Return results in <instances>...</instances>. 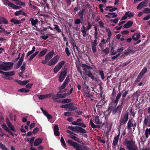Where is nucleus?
<instances>
[{
	"label": "nucleus",
	"instance_id": "obj_1",
	"mask_svg": "<svg viewBox=\"0 0 150 150\" xmlns=\"http://www.w3.org/2000/svg\"><path fill=\"white\" fill-rule=\"evenodd\" d=\"M68 143L70 145L74 147L77 150H88L89 148L86 147L83 143L80 145L76 143L73 142L72 140H68Z\"/></svg>",
	"mask_w": 150,
	"mask_h": 150
},
{
	"label": "nucleus",
	"instance_id": "obj_2",
	"mask_svg": "<svg viewBox=\"0 0 150 150\" xmlns=\"http://www.w3.org/2000/svg\"><path fill=\"white\" fill-rule=\"evenodd\" d=\"M126 145L129 150H139L137 146L135 144V142L132 140L126 141Z\"/></svg>",
	"mask_w": 150,
	"mask_h": 150
},
{
	"label": "nucleus",
	"instance_id": "obj_3",
	"mask_svg": "<svg viewBox=\"0 0 150 150\" xmlns=\"http://www.w3.org/2000/svg\"><path fill=\"white\" fill-rule=\"evenodd\" d=\"M12 67L13 64L11 62L4 63L0 64V69L4 71L10 70L12 69Z\"/></svg>",
	"mask_w": 150,
	"mask_h": 150
},
{
	"label": "nucleus",
	"instance_id": "obj_4",
	"mask_svg": "<svg viewBox=\"0 0 150 150\" xmlns=\"http://www.w3.org/2000/svg\"><path fill=\"white\" fill-rule=\"evenodd\" d=\"M2 1L5 5L8 6L13 9H17L20 8V6L15 5L14 4L8 0H2Z\"/></svg>",
	"mask_w": 150,
	"mask_h": 150
},
{
	"label": "nucleus",
	"instance_id": "obj_5",
	"mask_svg": "<svg viewBox=\"0 0 150 150\" xmlns=\"http://www.w3.org/2000/svg\"><path fill=\"white\" fill-rule=\"evenodd\" d=\"M54 54V51L53 50L51 51L45 55V59L42 61L41 63L42 64H45L47 63L49 60L52 57Z\"/></svg>",
	"mask_w": 150,
	"mask_h": 150
},
{
	"label": "nucleus",
	"instance_id": "obj_6",
	"mask_svg": "<svg viewBox=\"0 0 150 150\" xmlns=\"http://www.w3.org/2000/svg\"><path fill=\"white\" fill-rule=\"evenodd\" d=\"M59 59V56L56 55L52 58L47 63V65L51 66L56 64L58 61Z\"/></svg>",
	"mask_w": 150,
	"mask_h": 150
},
{
	"label": "nucleus",
	"instance_id": "obj_7",
	"mask_svg": "<svg viewBox=\"0 0 150 150\" xmlns=\"http://www.w3.org/2000/svg\"><path fill=\"white\" fill-rule=\"evenodd\" d=\"M69 129L72 131H73L75 132L78 131L80 133H86V131L85 129H83L79 127L76 126L69 127Z\"/></svg>",
	"mask_w": 150,
	"mask_h": 150
},
{
	"label": "nucleus",
	"instance_id": "obj_8",
	"mask_svg": "<svg viewBox=\"0 0 150 150\" xmlns=\"http://www.w3.org/2000/svg\"><path fill=\"white\" fill-rule=\"evenodd\" d=\"M64 64V61H62L59 62L54 68V72L55 73H57L61 69Z\"/></svg>",
	"mask_w": 150,
	"mask_h": 150
},
{
	"label": "nucleus",
	"instance_id": "obj_9",
	"mask_svg": "<svg viewBox=\"0 0 150 150\" xmlns=\"http://www.w3.org/2000/svg\"><path fill=\"white\" fill-rule=\"evenodd\" d=\"M67 69H66L63 71H62L59 75V81L60 82H62L64 80L67 73Z\"/></svg>",
	"mask_w": 150,
	"mask_h": 150
},
{
	"label": "nucleus",
	"instance_id": "obj_10",
	"mask_svg": "<svg viewBox=\"0 0 150 150\" xmlns=\"http://www.w3.org/2000/svg\"><path fill=\"white\" fill-rule=\"evenodd\" d=\"M128 112L125 114L123 117H121L120 120V126L121 125V124H125L128 120Z\"/></svg>",
	"mask_w": 150,
	"mask_h": 150
},
{
	"label": "nucleus",
	"instance_id": "obj_11",
	"mask_svg": "<svg viewBox=\"0 0 150 150\" xmlns=\"http://www.w3.org/2000/svg\"><path fill=\"white\" fill-rule=\"evenodd\" d=\"M136 123H133L132 121V120H129L127 123V129L129 130H130L132 128H133V131L135 129L136 127Z\"/></svg>",
	"mask_w": 150,
	"mask_h": 150
},
{
	"label": "nucleus",
	"instance_id": "obj_12",
	"mask_svg": "<svg viewBox=\"0 0 150 150\" xmlns=\"http://www.w3.org/2000/svg\"><path fill=\"white\" fill-rule=\"evenodd\" d=\"M4 75H5V79H7L10 80L11 79V78L10 77L11 76H12L15 74V72L14 71H9L7 72H3Z\"/></svg>",
	"mask_w": 150,
	"mask_h": 150
},
{
	"label": "nucleus",
	"instance_id": "obj_13",
	"mask_svg": "<svg viewBox=\"0 0 150 150\" xmlns=\"http://www.w3.org/2000/svg\"><path fill=\"white\" fill-rule=\"evenodd\" d=\"M134 14V12H127L122 17V19H127L128 17L129 18H132Z\"/></svg>",
	"mask_w": 150,
	"mask_h": 150
},
{
	"label": "nucleus",
	"instance_id": "obj_14",
	"mask_svg": "<svg viewBox=\"0 0 150 150\" xmlns=\"http://www.w3.org/2000/svg\"><path fill=\"white\" fill-rule=\"evenodd\" d=\"M144 125L148 126L150 123V116H146L144 120Z\"/></svg>",
	"mask_w": 150,
	"mask_h": 150
},
{
	"label": "nucleus",
	"instance_id": "obj_15",
	"mask_svg": "<svg viewBox=\"0 0 150 150\" xmlns=\"http://www.w3.org/2000/svg\"><path fill=\"white\" fill-rule=\"evenodd\" d=\"M148 2V1H145L141 2L137 6V8L138 9H141Z\"/></svg>",
	"mask_w": 150,
	"mask_h": 150
},
{
	"label": "nucleus",
	"instance_id": "obj_16",
	"mask_svg": "<svg viewBox=\"0 0 150 150\" xmlns=\"http://www.w3.org/2000/svg\"><path fill=\"white\" fill-rule=\"evenodd\" d=\"M122 108V107L121 105H119L116 108L113 109L112 111V113L113 114H115L117 112L120 113Z\"/></svg>",
	"mask_w": 150,
	"mask_h": 150
},
{
	"label": "nucleus",
	"instance_id": "obj_17",
	"mask_svg": "<svg viewBox=\"0 0 150 150\" xmlns=\"http://www.w3.org/2000/svg\"><path fill=\"white\" fill-rule=\"evenodd\" d=\"M65 97V94H60L58 92L56 95V96H52V98L54 99H57L59 98H64Z\"/></svg>",
	"mask_w": 150,
	"mask_h": 150
},
{
	"label": "nucleus",
	"instance_id": "obj_18",
	"mask_svg": "<svg viewBox=\"0 0 150 150\" xmlns=\"http://www.w3.org/2000/svg\"><path fill=\"white\" fill-rule=\"evenodd\" d=\"M72 105L71 104H67L65 105H62L61 106V108H68L69 110H74L75 109H71Z\"/></svg>",
	"mask_w": 150,
	"mask_h": 150
},
{
	"label": "nucleus",
	"instance_id": "obj_19",
	"mask_svg": "<svg viewBox=\"0 0 150 150\" xmlns=\"http://www.w3.org/2000/svg\"><path fill=\"white\" fill-rule=\"evenodd\" d=\"M59 129L57 125H55L54 127V134L55 136H59L60 134Z\"/></svg>",
	"mask_w": 150,
	"mask_h": 150
},
{
	"label": "nucleus",
	"instance_id": "obj_20",
	"mask_svg": "<svg viewBox=\"0 0 150 150\" xmlns=\"http://www.w3.org/2000/svg\"><path fill=\"white\" fill-rule=\"evenodd\" d=\"M140 35L139 33H135L132 36V39L135 41L137 40L140 38Z\"/></svg>",
	"mask_w": 150,
	"mask_h": 150
},
{
	"label": "nucleus",
	"instance_id": "obj_21",
	"mask_svg": "<svg viewBox=\"0 0 150 150\" xmlns=\"http://www.w3.org/2000/svg\"><path fill=\"white\" fill-rule=\"evenodd\" d=\"M51 97V94H47L46 95H40L38 96V98L39 99L42 100L48 97Z\"/></svg>",
	"mask_w": 150,
	"mask_h": 150
},
{
	"label": "nucleus",
	"instance_id": "obj_22",
	"mask_svg": "<svg viewBox=\"0 0 150 150\" xmlns=\"http://www.w3.org/2000/svg\"><path fill=\"white\" fill-rule=\"evenodd\" d=\"M109 15L105 16L108 18H114L117 16V15L115 13H108Z\"/></svg>",
	"mask_w": 150,
	"mask_h": 150
},
{
	"label": "nucleus",
	"instance_id": "obj_23",
	"mask_svg": "<svg viewBox=\"0 0 150 150\" xmlns=\"http://www.w3.org/2000/svg\"><path fill=\"white\" fill-rule=\"evenodd\" d=\"M145 135L146 138L149 137V135H150V128H147L146 129L145 131Z\"/></svg>",
	"mask_w": 150,
	"mask_h": 150
},
{
	"label": "nucleus",
	"instance_id": "obj_24",
	"mask_svg": "<svg viewBox=\"0 0 150 150\" xmlns=\"http://www.w3.org/2000/svg\"><path fill=\"white\" fill-rule=\"evenodd\" d=\"M133 23V22L132 21H128L124 25V27L125 28H128L132 25Z\"/></svg>",
	"mask_w": 150,
	"mask_h": 150
},
{
	"label": "nucleus",
	"instance_id": "obj_25",
	"mask_svg": "<svg viewBox=\"0 0 150 150\" xmlns=\"http://www.w3.org/2000/svg\"><path fill=\"white\" fill-rule=\"evenodd\" d=\"M119 137L120 136H119V135H117L114 137V141L113 142V144L114 146H116L117 144Z\"/></svg>",
	"mask_w": 150,
	"mask_h": 150
},
{
	"label": "nucleus",
	"instance_id": "obj_26",
	"mask_svg": "<svg viewBox=\"0 0 150 150\" xmlns=\"http://www.w3.org/2000/svg\"><path fill=\"white\" fill-rule=\"evenodd\" d=\"M81 31L83 33V36L84 37H85L86 36V30L85 27L84 25H82L81 29Z\"/></svg>",
	"mask_w": 150,
	"mask_h": 150
},
{
	"label": "nucleus",
	"instance_id": "obj_27",
	"mask_svg": "<svg viewBox=\"0 0 150 150\" xmlns=\"http://www.w3.org/2000/svg\"><path fill=\"white\" fill-rule=\"evenodd\" d=\"M47 51V49H45V50L41 51L38 54V56L39 57H42L46 53Z\"/></svg>",
	"mask_w": 150,
	"mask_h": 150
},
{
	"label": "nucleus",
	"instance_id": "obj_28",
	"mask_svg": "<svg viewBox=\"0 0 150 150\" xmlns=\"http://www.w3.org/2000/svg\"><path fill=\"white\" fill-rule=\"evenodd\" d=\"M95 123L97 124H100L102 123L101 121L99 119V117L98 116H97L95 117Z\"/></svg>",
	"mask_w": 150,
	"mask_h": 150
},
{
	"label": "nucleus",
	"instance_id": "obj_29",
	"mask_svg": "<svg viewBox=\"0 0 150 150\" xmlns=\"http://www.w3.org/2000/svg\"><path fill=\"white\" fill-rule=\"evenodd\" d=\"M42 140L39 138L36 139L34 142V145L35 146L39 145L42 142Z\"/></svg>",
	"mask_w": 150,
	"mask_h": 150
},
{
	"label": "nucleus",
	"instance_id": "obj_30",
	"mask_svg": "<svg viewBox=\"0 0 150 150\" xmlns=\"http://www.w3.org/2000/svg\"><path fill=\"white\" fill-rule=\"evenodd\" d=\"M147 71V69L146 68H144L140 72L139 75L143 77L144 74Z\"/></svg>",
	"mask_w": 150,
	"mask_h": 150
},
{
	"label": "nucleus",
	"instance_id": "obj_31",
	"mask_svg": "<svg viewBox=\"0 0 150 150\" xmlns=\"http://www.w3.org/2000/svg\"><path fill=\"white\" fill-rule=\"evenodd\" d=\"M117 9V8L114 7L113 8L111 6H107L106 8H105V10H108L110 11H114L116 10Z\"/></svg>",
	"mask_w": 150,
	"mask_h": 150
},
{
	"label": "nucleus",
	"instance_id": "obj_32",
	"mask_svg": "<svg viewBox=\"0 0 150 150\" xmlns=\"http://www.w3.org/2000/svg\"><path fill=\"white\" fill-rule=\"evenodd\" d=\"M82 66H83V70L85 71H86V69H85V68H86L88 69H93V68L92 67H91L90 66H88L87 65H86V64H83L82 65Z\"/></svg>",
	"mask_w": 150,
	"mask_h": 150
},
{
	"label": "nucleus",
	"instance_id": "obj_33",
	"mask_svg": "<svg viewBox=\"0 0 150 150\" xmlns=\"http://www.w3.org/2000/svg\"><path fill=\"white\" fill-rule=\"evenodd\" d=\"M15 3L16 4L20 6L24 5H25V3L21 2L20 0H16L15 1Z\"/></svg>",
	"mask_w": 150,
	"mask_h": 150
},
{
	"label": "nucleus",
	"instance_id": "obj_34",
	"mask_svg": "<svg viewBox=\"0 0 150 150\" xmlns=\"http://www.w3.org/2000/svg\"><path fill=\"white\" fill-rule=\"evenodd\" d=\"M85 72L86 73V74L89 77H90L93 80L95 79L94 76L92 74L90 71Z\"/></svg>",
	"mask_w": 150,
	"mask_h": 150
},
{
	"label": "nucleus",
	"instance_id": "obj_35",
	"mask_svg": "<svg viewBox=\"0 0 150 150\" xmlns=\"http://www.w3.org/2000/svg\"><path fill=\"white\" fill-rule=\"evenodd\" d=\"M2 127L3 129L7 132H9L10 129H8V127L5 124H3L1 126Z\"/></svg>",
	"mask_w": 150,
	"mask_h": 150
},
{
	"label": "nucleus",
	"instance_id": "obj_36",
	"mask_svg": "<svg viewBox=\"0 0 150 150\" xmlns=\"http://www.w3.org/2000/svg\"><path fill=\"white\" fill-rule=\"evenodd\" d=\"M106 30L108 33V37L107 39V40H109L110 39V37L111 35V32L109 28H106Z\"/></svg>",
	"mask_w": 150,
	"mask_h": 150
},
{
	"label": "nucleus",
	"instance_id": "obj_37",
	"mask_svg": "<svg viewBox=\"0 0 150 150\" xmlns=\"http://www.w3.org/2000/svg\"><path fill=\"white\" fill-rule=\"evenodd\" d=\"M31 23L32 25L35 27H36V26L35 25L37 23L38 21L37 19H30Z\"/></svg>",
	"mask_w": 150,
	"mask_h": 150
},
{
	"label": "nucleus",
	"instance_id": "obj_38",
	"mask_svg": "<svg viewBox=\"0 0 150 150\" xmlns=\"http://www.w3.org/2000/svg\"><path fill=\"white\" fill-rule=\"evenodd\" d=\"M11 22L16 24H19L21 23V21L17 19H11Z\"/></svg>",
	"mask_w": 150,
	"mask_h": 150
},
{
	"label": "nucleus",
	"instance_id": "obj_39",
	"mask_svg": "<svg viewBox=\"0 0 150 150\" xmlns=\"http://www.w3.org/2000/svg\"><path fill=\"white\" fill-rule=\"evenodd\" d=\"M69 136L70 138H71L72 139H73L74 140H75L77 142H79V140L78 138H77L76 136H75L73 135L70 134L69 135Z\"/></svg>",
	"mask_w": 150,
	"mask_h": 150
},
{
	"label": "nucleus",
	"instance_id": "obj_40",
	"mask_svg": "<svg viewBox=\"0 0 150 150\" xmlns=\"http://www.w3.org/2000/svg\"><path fill=\"white\" fill-rule=\"evenodd\" d=\"M60 141L62 143V145L65 148H66V147H66V143H65V142L64 141V139L63 137H61Z\"/></svg>",
	"mask_w": 150,
	"mask_h": 150
},
{
	"label": "nucleus",
	"instance_id": "obj_41",
	"mask_svg": "<svg viewBox=\"0 0 150 150\" xmlns=\"http://www.w3.org/2000/svg\"><path fill=\"white\" fill-rule=\"evenodd\" d=\"M90 123L91 125V126L93 128L95 129L96 127H97V125H95L93 122L92 119H91L90 120Z\"/></svg>",
	"mask_w": 150,
	"mask_h": 150
},
{
	"label": "nucleus",
	"instance_id": "obj_42",
	"mask_svg": "<svg viewBox=\"0 0 150 150\" xmlns=\"http://www.w3.org/2000/svg\"><path fill=\"white\" fill-rule=\"evenodd\" d=\"M54 28L55 29L57 32L59 33H60L61 32V30L60 29L59 26L58 25H54Z\"/></svg>",
	"mask_w": 150,
	"mask_h": 150
},
{
	"label": "nucleus",
	"instance_id": "obj_43",
	"mask_svg": "<svg viewBox=\"0 0 150 150\" xmlns=\"http://www.w3.org/2000/svg\"><path fill=\"white\" fill-rule=\"evenodd\" d=\"M96 45H91L92 50L93 53H95L96 52Z\"/></svg>",
	"mask_w": 150,
	"mask_h": 150
},
{
	"label": "nucleus",
	"instance_id": "obj_44",
	"mask_svg": "<svg viewBox=\"0 0 150 150\" xmlns=\"http://www.w3.org/2000/svg\"><path fill=\"white\" fill-rule=\"evenodd\" d=\"M0 147L3 150H9L5 146L1 143H0Z\"/></svg>",
	"mask_w": 150,
	"mask_h": 150
},
{
	"label": "nucleus",
	"instance_id": "obj_45",
	"mask_svg": "<svg viewBox=\"0 0 150 150\" xmlns=\"http://www.w3.org/2000/svg\"><path fill=\"white\" fill-rule=\"evenodd\" d=\"M18 91L21 92H28L29 91V90L25 88H23L20 89Z\"/></svg>",
	"mask_w": 150,
	"mask_h": 150
},
{
	"label": "nucleus",
	"instance_id": "obj_46",
	"mask_svg": "<svg viewBox=\"0 0 150 150\" xmlns=\"http://www.w3.org/2000/svg\"><path fill=\"white\" fill-rule=\"evenodd\" d=\"M98 72L101 76V78L103 80L105 78V76L103 71H99Z\"/></svg>",
	"mask_w": 150,
	"mask_h": 150
},
{
	"label": "nucleus",
	"instance_id": "obj_47",
	"mask_svg": "<svg viewBox=\"0 0 150 150\" xmlns=\"http://www.w3.org/2000/svg\"><path fill=\"white\" fill-rule=\"evenodd\" d=\"M142 77V76H141L139 74L137 77V79H136L135 81V82L137 83L139 82L140 81V80H141Z\"/></svg>",
	"mask_w": 150,
	"mask_h": 150
},
{
	"label": "nucleus",
	"instance_id": "obj_48",
	"mask_svg": "<svg viewBox=\"0 0 150 150\" xmlns=\"http://www.w3.org/2000/svg\"><path fill=\"white\" fill-rule=\"evenodd\" d=\"M144 13H150V9L148 8H144L143 10Z\"/></svg>",
	"mask_w": 150,
	"mask_h": 150
},
{
	"label": "nucleus",
	"instance_id": "obj_49",
	"mask_svg": "<svg viewBox=\"0 0 150 150\" xmlns=\"http://www.w3.org/2000/svg\"><path fill=\"white\" fill-rule=\"evenodd\" d=\"M3 23L4 24L8 23V21L6 19H0V24Z\"/></svg>",
	"mask_w": 150,
	"mask_h": 150
},
{
	"label": "nucleus",
	"instance_id": "obj_50",
	"mask_svg": "<svg viewBox=\"0 0 150 150\" xmlns=\"http://www.w3.org/2000/svg\"><path fill=\"white\" fill-rule=\"evenodd\" d=\"M95 30V32L94 33V36L95 38H96V37H97V35L98 34V31H99L98 29H97L96 27H95L94 28Z\"/></svg>",
	"mask_w": 150,
	"mask_h": 150
},
{
	"label": "nucleus",
	"instance_id": "obj_51",
	"mask_svg": "<svg viewBox=\"0 0 150 150\" xmlns=\"http://www.w3.org/2000/svg\"><path fill=\"white\" fill-rule=\"evenodd\" d=\"M70 101V100L69 99H63L62 102V103H65L69 102Z\"/></svg>",
	"mask_w": 150,
	"mask_h": 150
},
{
	"label": "nucleus",
	"instance_id": "obj_52",
	"mask_svg": "<svg viewBox=\"0 0 150 150\" xmlns=\"http://www.w3.org/2000/svg\"><path fill=\"white\" fill-rule=\"evenodd\" d=\"M103 52L106 54H108L109 52V50L108 48H106L105 50H103Z\"/></svg>",
	"mask_w": 150,
	"mask_h": 150
},
{
	"label": "nucleus",
	"instance_id": "obj_53",
	"mask_svg": "<svg viewBox=\"0 0 150 150\" xmlns=\"http://www.w3.org/2000/svg\"><path fill=\"white\" fill-rule=\"evenodd\" d=\"M91 27L92 25L90 24L89 22H88V25L86 27V30L87 31L89 30L91 28Z\"/></svg>",
	"mask_w": 150,
	"mask_h": 150
},
{
	"label": "nucleus",
	"instance_id": "obj_54",
	"mask_svg": "<svg viewBox=\"0 0 150 150\" xmlns=\"http://www.w3.org/2000/svg\"><path fill=\"white\" fill-rule=\"evenodd\" d=\"M68 84V83H66V82H65L64 81V82L63 83L62 85L61 86L60 88L62 89H64L67 85Z\"/></svg>",
	"mask_w": 150,
	"mask_h": 150
},
{
	"label": "nucleus",
	"instance_id": "obj_55",
	"mask_svg": "<svg viewBox=\"0 0 150 150\" xmlns=\"http://www.w3.org/2000/svg\"><path fill=\"white\" fill-rule=\"evenodd\" d=\"M26 66V64L25 63H23L22 66L21 68V69L22 71H23L25 69Z\"/></svg>",
	"mask_w": 150,
	"mask_h": 150
},
{
	"label": "nucleus",
	"instance_id": "obj_56",
	"mask_svg": "<svg viewBox=\"0 0 150 150\" xmlns=\"http://www.w3.org/2000/svg\"><path fill=\"white\" fill-rule=\"evenodd\" d=\"M113 49L114 48L113 47H112L110 51V52L112 55H115L117 54L116 52L114 51Z\"/></svg>",
	"mask_w": 150,
	"mask_h": 150
},
{
	"label": "nucleus",
	"instance_id": "obj_57",
	"mask_svg": "<svg viewBox=\"0 0 150 150\" xmlns=\"http://www.w3.org/2000/svg\"><path fill=\"white\" fill-rule=\"evenodd\" d=\"M22 11L21 10L16 11L15 13V15L16 16H18L22 13Z\"/></svg>",
	"mask_w": 150,
	"mask_h": 150
},
{
	"label": "nucleus",
	"instance_id": "obj_58",
	"mask_svg": "<svg viewBox=\"0 0 150 150\" xmlns=\"http://www.w3.org/2000/svg\"><path fill=\"white\" fill-rule=\"evenodd\" d=\"M8 127L10 128V129H11L12 131L13 132L16 131L15 128L14 127V126L12 125V124L11 125L9 126Z\"/></svg>",
	"mask_w": 150,
	"mask_h": 150
},
{
	"label": "nucleus",
	"instance_id": "obj_59",
	"mask_svg": "<svg viewBox=\"0 0 150 150\" xmlns=\"http://www.w3.org/2000/svg\"><path fill=\"white\" fill-rule=\"evenodd\" d=\"M65 52L68 56H69L70 55V53L68 48H65Z\"/></svg>",
	"mask_w": 150,
	"mask_h": 150
},
{
	"label": "nucleus",
	"instance_id": "obj_60",
	"mask_svg": "<svg viewBox=\"0 0 150 150\" xmlns=\"http://www.w3.org/2000/svg\"><path fill=\"white\" fill-rule=\"evenodd\" d=\"M95 39L94 40V42H92L91 43V45H97V39L98 38L97 37H96V38H95Z\"/></svg>",
	"mask_w": 150,
	"mask_h": 150
},
{
	"label": "nucleus",
	"instance_id": "obj_61",
	"mask_svg": "<svg viewBox=\"0 0 150 150\" xmlns=\"http://www.w3.org/2000/svg\"><path fill=\"white\" fill-rule=\"evenodd\" d=\"M122 94L121 93H119L117 95L116 98L118 100H119Z\"/></svg>",
	"mask_w": 150,
	"mask_h": 150
},
{
	"label": "nucleus",
	"instance_id": "obj_62",
	"mask_svg": "<svg viewBox=\"0 0 150 150\" xmlns=\"http://www.w3.org/2000/svg\"><path fill=\"white\" fill-rule=\"evenodd\" d=\"M120 55V53H118L116 55L113 56L112 58V59H115L117 58L118 57H119Z\"/></svg>",
	"mask_w": 150,
	"mask_h": 150
},
{
	"label": "nucleus",
	"instance_id": "obj_63",
	"mask_svg": "<svg viewBox=\"0 0 150 150\" xmlns=\"http://www.w3.org/2000/svg\"><path fill=\"white\" fill-rule=\"evenodd\" d=\"M132 52V51L131 50H128L124 52V54L126 55H127Z\"/></svg>",
	"mask_w": 150,
	"mask_h": 150
},
{
	"label": "nucleus",
	"instance_id": "obj_64",
	"mask_svg": "<svg viewBox=\"0 0 150 150\" xmlns=\"http://www.w3.org/2000/svg\"><path fill=\"white\" fill-rule=\"evenodd\" d=\"M71 113L70 112H67L64 113V115L66 116H71Z\"/></svg>",
	"mask_w": 150,
	"mask_h": 150
}]
</instances>
